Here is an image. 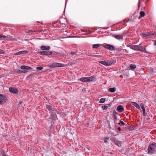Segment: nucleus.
Segmentation results:
<instances>
[{"label":"nucleus","mask_w":156,"mask_h":156,"mask_svg":"<svg viewBox=\"0 0 156 156\" xmlns=\"http://www.w3.org/2000/svg\"><path fill=\"white\" fill-rule=\"evenodd\" d=\"M127 47L130 48L132 49L134 51H139L144 53L149 54L150 53L147 51L146 48L143 46H140L137 45L128 44L127 45Z\"/></svg>","instance_id":"obj_1"},{"label":"nucleus","mask_w":156,"mask_h":156,"mask_svg":"<svg viewBox=\"0 0 156 156\" xmlns=\"http://www.w3.org/2000/svg\"><path fill=\"white\" fill-rule=\"evenodd\" d=\"M156 147V143L153 142L150 144L148 148L147 153L149 154H152L155 153V149Z\"/></svg>","instance_id":"obj_2"},{"label":"nucleus","mask_w":156,"mask_h":156,"mask_svg":"<svg viewBox=\"0 0 156 156\" xmlns=\"http://www.w3.org/2000/svg\"><path fill=\"white\" fill-rule=\"evenodd\" d=\"M65 66L64 64L59 63L58 62H52L50 65H49L50 68L63 67Z\"/></svg>","instance_id":"obj_3"},{"label":"nucleus","mask_w":156,"mask_h":156,"mask_svg":"<svg viewBox=\"0 0 156 156\" xmlns=\"http://www.w3.org/2000/svg\"><path fill=\"white\" fill-rule=\"evenodd\" d=\"M20 69H25V70H21V73H26L28 72V70H31L32 69V68L30 66L25 65H22L20 67Z\"/></svg>","instance_id":"obj_4"},{"label":"nucleus","mask_w":156,"mask_h":156,"mask_svg":"<svg viewBox=\"0 0 156 156\" xmlns=\"http://www.w3.org/2000/svg\"><path fill=\"white\" fill-rule=\"evenodd\" d=\"M103 47L104 48L111 51L115 50V47L112 44H106V45H103Z\"/></svg>","instance_id":"obj_5"},{"label":"nucleus","mask_w":156,"mask_h":156,"mask_svg":"<svg viewBox=\"0 0 156 156\" xmlns=\"http://www.w3.org/2000/svg\"><path fill=\"white\" fill-rule=\"evenodd\" d=\"M37 53L40 55H44L48 56L50 55L51 52L50 51H38L37 52Z\"/></svg>","instance_id":"obj_6"},{"label":"nucleus","mask_w":156,"mask_h":156,"mask_svg":"<svg viewBox=\"0 0 156 156\" xmlns=\"http://www.w3.org/2000/svg\"><path fill=\"white\" fill-rule=\"evenodd\" d=\"M7 101L6 96L2 94H0V104L2 105L6 102Z\"/></svg>","instance_id":"obj_7"},{"label":"nucleus","mask_w":156,"mask_h":156,"mask_svg":"<svg viewBox=\"0 0 156 156\" xmlns=\"http://www.w3.org/2000/svg\"><path fill=\"white\" fill-rule=\"evenodd\" d=\"M154 34H155V33H150L148 32H143L141 34L144 36H148L149 37L153 39L155 37L154 36Z\"/></svg>","instance_id":"obj_8"},{"label":"nucleus","mask_w":156,"mask_h":156,"mask_svg":"<svg viewBox=\"0 0 156 156\" xmlns=\"http://www.w3.org/2000/svg\"><path fill=\"white\" fill-rule=\"evenodd\" d=\"M9 91L10 93L14 94H17L18 93V89L15 87H9Z\"/></svg>","instance_id":"obj_9"},{"label":"nucleus","mask_w":156,"mask_h":156,"mask_svg":"<svg viewBox=\"0 0 156 156\" xmlns=\"http://www.w3.org/2000/svg\"><path fill=\"white\" fill-rule=\"evenodd\" d=\"M111 35H112V36L117 39L120 40H123V37L122 35H121L120 34H110Z\"/></svg>","instance_id":"obj_10"},{"label":"nucleus","mask_w":156,"mask_h":156,"mask_svg":"<svg viewBox=\"0 0 156 156\" xmlns=\"http://www.w3.org/2000/svg\"><path fill=\"white\" fill-rule=\"evenodd\" d=\"M122 73V74L123 75L125 78H128L129 77V73L127 70H122L120 72V73Z\"/></svg>","instance_id":"obj_11"},{"label":"nucleus","mask_w":156,"mask_h":156,"mask_svg":"<svg viewBox=\"0 0 156 156\" xmlns=\"http://www.w3.org/2000/svg\"><path fill=\"white\" fill-rule=\"evenodd\" d=\"M108 66H110L112 65H114L116 63V61L115 58H112L111 60L107 61Z\"/></svg>","instance_id":"obj_12"},{"label":"nucleus","mask_w":156,"mask_h":156,"mask_svg":"<svg viewBox=\"0 0 156 156\" xmlns=\"http://www.w3.org/2000/svg\"><path fill=\"white\" fill-rule=\"evenodd\" d=\"M40 48L41 49L42 51H48L50 48V47L49 46L42 45L40 46Z\"/></svg>","instance_id":"obj_13"},{"label":"nucleus","mask_w":156,"mask_h":156,"mask_svg":"<svg viewBox=\"0 0 156 156\" xmlns=\"http://www.w3.org/2000/svg\"><path fill=\"white\" fill-rule=\"evenodd\" d=\"M29 52V51L27 50L20 51L16 53L15 55H20L25 54L28 53Z\"/></svg>","instance_id":"obj_14"},{"label":"nucleus","mask_w":156,"mask_h":156,"mask_svg":"<svg viewBox=\"0 0 156 156\" xmlns=\"http://www.w3.org/2000/svg\"><path fill=\"white\" fill-rule=\"evenodd\" d=\"M140 106L142 108L144 116H146L147 115V113L146 112L144 104L143 103H141L140 105Z\"/></svg>","instance_id":"obj_15"},{"label":"nucleus","mask_w":156,"mask_h":156,"mask_svg":"<svg viewBox=\"0 0 156 156\" xmlns=\"http://www.w3.org/2000/svg\"><path fill=\"white\" fill-rule=\"evenodd\" d=\"M115 138V137H114V138L112 139L114 143L118 147H121V142L119 141L118 140H116Z\"/></svg>","instance_id":"obj_16"},{"label":"nucleus","mask_w":156,"mask_h":156,"mask_svg":"<svg viewBox=\"0 0 156 156\" xmlns=\"http://www.w3.org/2000/svg\"><path fill=\"white\" fill-rule=\"evenodd\" d=\"M124 110L123 107L121 105H119L117 108V110L119 112H122Z\"/></svg>","instance_id":"obj_17"},{"label":"nucleus","mask_w":156,"mask_h":156,"mask_svg":"<svg viewBox=\"0 0 156 156\" xmlns=\"http://www.w3.org/2000/svg\"><path fill=\"white\" fill-rule=\"evenodd\" d=\"M89 82H94L96 80L95 76L94 75L88 77Z\"/></svg>","instance_id":"obj_18"},{"label":"nucleus","mask_w":156,"mask_h":156,"mask_svg":"<svg viewBox=\"0 0 156 156\" xmlns=\"http://www.w3.org/2000/svg\"><path fill=\"white\" fill-rule=\"evenodd\" d=\"M57 112V114L59 115L60 116L62 117H65L66 115V114L63 112L56 111Z\"/></svg>","instance_id":"obj_19"},{"label":"nucleus","mask_w":156,"mask_h":156,"mask_svg":"<svg viewBox=\"0 0 156 156\" xmlns=\"http://www.w3.org/2000/svg\"><path fill=\"white\" fill-rule=\"evenodd\" d=\"M79 80L83 82H89L88 77H82L79 79Z\"/></svg>","instance_id":"obj_20"},{"label":"nucleus","mask_w":156,"mask_h":156,"mask_svg":"<svg viewBox=\"0 0 156 156\" xmlns=\"http://www.w3.org/2000/svg\"><path fill=\"white\" fill-rule=\"evenodd\" d=\"M50 52L51 53L50 55H52L54 56H59L60 55V53L55 51H50Z\"/></svg>","instance_id":"obj_21"},{"label":"nucleus","mask_w":156,"mask_h":156,"mask_svg":"<svg viewBox=\"0 0 156 156\" xmlns=\"http://www.w3.org/2000/svg\"><path fill=\"white\" fill-rule=\"evenodd\" d=\"M45 107L48 111L50 112L54 111V109L51 106L48 105H46Z\"/></svg>","instance_id":"obj_22"},{"label":"nucleus","mask_w":156,"mask_h":156,"mask_svg":"<svg viewBox=\"0 0 156 156\" xmlns=\"http://www.w3.org/2000/svg\"><path fill=\"white\" fill-rule=\"evenodd\" d=\"M131 104L135 106L137 108L139 109L140 108V105L136 102H131Z\"/></svg>","instance_id":"obj_23"},{"label":"nucleus","mask_w":156,"mask_h":156,"mask_svg":"<svg viewBox=\"0 0 156 156\" xmlns=\"http://www.w3.org/2000/svg\"><path fill=\"white\" fill-rule=\"evenodd\" d=\"M136 67L135 65L131 64L130 65L129 68V69L133 70L135 69Z\"/></svg>","instance_id":"obj_24"},{"label":"nucleus","mask_w":156,"mask_h":156,"mask_svg":"<svg viewBox=\"0 0 156 156\" xmlns=\"http://www.w3.org/2000/svg\"><path fill=\"white\" fill-rule=\"evenodd\" d=\"M113 117L114 119V120L117 122V116L118 115V113L115 111H113Z\"/></svg>","instance_id":"obj_25"},{"label":"nucleus","mask_w":156,"mask_h":156,"mask_svg":"<svg viewBox=\"0 0 156 156\" xmlns=\"http://www.w3.org/2000/svg\"><path fill=\"white\" fill-rule=\"evenodd\" d=\"M98 62H99V63L102 64L105 66H108L107 61H100Z\"/></svg>","instance_id":"obj_26"},{"label":"nucleus","mask_w":156,"mask_h":156,"mask_svg":"<svg viewBox=\"0 0 156 156\" xmlns=\"http://www.w3.org/2000/svg\"><path fill=\"white\" fill-rule=\"evenodd\" d=\"M116 90V89L115 87H113L109 88L108 91L109 92L114 93L115 91Z\"/></svg>","instance_id":"obj_27"},{"label":"nucleus","mask_w":156,"mask_h":156,"mask_svg":"<svg viewBox=\"0 0 156 156\" xmlns=\"http://www.w3.org/2000/svg\"><path fill=\"white\" fill-rule=\"evenodd\" d=\"M100 45H102V44H92V46L93 48H97L100 46Z\"/></svg>","instance_id":"obj_28"},{"label":"nucleus","mask_w":156,"mask_h":156,"mask_svg":"<svg viewBox=\"0 0 156 156\" xmlns=\"http://www.w3.org/2000/svg\"><path fill=\"white\" fill-rule=\"evenodd\" d=\"M21 73V70H20L15 69L14 70V74L15 75H17Z\"/></svg>","instance_id":"obj_29"},{"label":"nucleus","mask_w":156,"mask_h":156,"mask_svg":"<svg viewBox=\"0 0 156 156\" xmlns=\"http://www.w3.org/2000/svg\"><path fill=\"white\" fill-rule=\"evenodd\" d=\"M104 142L102 141L103 142H104L105 143H107L109 141V137H105L103 139Z\"/></svg>","instance_id":"obj_30"},{"label":"nucleus","mask_w":156,"mask_h":156,"mask_svg":"<svg viewBox=\"0 0 156 156\" xmlns=\"http://www.w3.org/2000/svg\"><path fill=\"white\" fill-rule=\"evenodd\" d=\"M92 123L90 121H87L86 122V126L87 127H88L89 126H91Z\"/></svg>","instance_id":"obj_31"},{"label":"nucleus","mask_w":156,"mask_h":156,"mask_svg":"<svg viewBox=\"0 0 156 156\" xmlns=\"http://www.w3.org/2000/svg\"><path fill=\"white\" fill-rule=\"evenodd\" d=\"M106 100H105V98H101L99 100V103H104L105 102Z\"/></svg>","instance_id":"obj_32"},{"label":"nucleus","mask_w":156,"mask_h":156,"mask_svg":"<svg viewBox=\"0 0 156 156\" xmlns=\"http://www.w3.org/2000/svg\"><path fill=\"white\" fill-rule=\"evenodd\" d=\"M118 124L119 125H120L121 126H122V125H125V123H124V122L121 121V120H120L119 121V122L118 123Z\"/></svg>","instance_id":"obj_33"},{"label":"nucleus","mask_w":156,"mask_h":156,"mask_svg":"<svg viewBox=\"0 0 156 156\" xmlns=\"http://www.w3.org/2000/svg\"><path fill=\"white\" fill-rule=\"evenodd\" d=\"M0 152L1 153V154L3 156H6V155L5 152V151H4V150L2 149H1L0 151Z\"/></svg>","instance_id":"obj_34"},{"label":"nucleus","mask_w":156,"mask_h":156,"mask_svg":"<svg viewBox=\"0 0 156 156\" xmlns=\"http://www.w3.org/2000/svg\"><path fill=\"white\" fill-rule=\"evenodd\" d=\"M122 50V47L120 46L118 48H115V50L118 51L119 52L120 51Z\"/></svg>","instance_id":"obj_35"},{"label":"nucleus","mask_w":156,"mask_h":156,"mask_svg":"<svg viewBox=\"0 0 156 156\" xmlns=\"http://www.w3.org/2000/svg\"><path fill=\"white\" fill-rule=\"evenodd\" d=\"M108 108V106L106 105H104L101 106V108L103 110H105L107 109Z\"/></svg>","instance_id":"obj_36"},{"label":"nucleus","mask_w":156,"mask_h":156,"mask_svg":"<svg viewBox=\"0 0 156 156\" xmlns=\"http://www.w3.org/2000/svg\"><path fill=\"white\" fill-rule=\"evenodd\" d=\"M43 67L41 66L37 67H36V69L38 71H41L43 69Z\"/></svg>","instance_id":"obj_37"},{"label":"nucleus","mask_w":156,"mask_h":156,"mask_svg":"<svg viewBox=\"0 0 156 156\" xmlns=\"http://www.w3.org/2000/svg\"><path fill=\"white\" fill-rule=\"evenodd\" d=\"M140 15L142 17L144 16L145 14V12L143 11H140Z\"/></svg>","instance_id":"obj_38"},{"label":"nucleus","mask_w":156,"mask_h":156,"mask_svg":"<svg viewBox=\"0 0 156 156\" xmlns=\"http://www.w3.org/2000/svg\"><path fill=\"white\" fill-rule=\"evenodd\" d=\"M7 37H8L6 36L2 35H0V38H1V39H2V38H6Z\"/></svg>","instance_id":"obj_39"},{"label":"nucleus","mask_w":156,"mask_h":156,"mask_svg":"<svg viewBox=\"0 0 156 156\" xmlns=\"http://www.w3.org/2000/svg\"><path fill=\"white\" fill-rule=\"evenodd\" d=\"M154 69L152 68H150L149 69V72L150 73H152L153 72Z\"/></svg>","instance_id":"obj_40"},{"label":"nucleus","mask_w":156,"mask_h":156,"mask_svg":"<svg viewBox=\"0 0 156 156\" xmlns=\"http://www.w3.org/2000/svg\"><path fill=\"white\" fill-rule=\"evenodd\" d=\"M76 54H77V52H75V51L72 52V51L70 52V54L72 55H75Z\"/></svg>","instance_id":"obj_41"},{"label":"nucleus","mask_w":156,"mask_h":156,"mask_svg":"<svg viewBox=\"0 0 156 156\" xmlns=\"http://www.w3.org/2000/svg\"><path fill=\"white\" fill-rule=\"evenodd\" d=\"M129 129L130 130H132L134 129V127L133 126H131L129 127Z\"/></svg>","instance_id":"obj_42"},{"label":"nucleus","mask_w":156,"mask_h":156,"mask_svg":"<svg viewBox=\"0 0 156 156\" xmlns=\"http://www.w3.org/2000/svg\"><path fill=\"white\" fill-rule=\"evenodd\" d=\"M5 53V52L3 50L0 49V54H4Z\"/></svg>","instance_id":"obj_43"},{"label":"nucleus","mask_w":156,"mask_h":156,"mask_svg":"<svg viewBox=\"0 0 156 156\" xmlns=\"http://www.w3.org/2000/svg\"><path fill=\"white\" fill-rule=\"evenodd\" d=\"M112 102H110V103H109V104H107V105H108V106L109 107H111V106L112 105Z\"/></svg>","instance_id":"obj_44"},{"label":"nucleus","mask_w":156,"mask_h":156,"mask_svg":"<svg viewBox=\"0 0 156 156\" xmlns=\"http://www.w3.org/2000/svg\"><path fill=\"white\" fill-rule=\"evenodd\" d=\"M93 56L94 57H99L101 56L100 55H94Z\"/></svg>","instance_id":"obj_45"},{"label":"nucleus","mask_w":156,"mask_h":156,"mask_svg":"<svg viewBox=\"0 0 156 156\" xmlns=\"http://www.w3.org/2000/svg\"><path fill=\"white\" fill-rule=\"evenodd\" d=\"M87 55L88 56H91V57H93V56L94 55H91V54H88Z\"/></svg>","instance_id":"obj_46"},{"label":"nucleus","mask_w":156,"mask_h":156,"mask_svg":"<svg viewBox=\"0 0 156 156\" xmlns=\"http://www.w3.org/2000/svg\"><path fill=\"white\" fill-rule=\"evenodd\" d=\"M117 129L119 131H120L121 130V127H118L117 128Z\"/></svg>","instance_id":"obj_47"},{"label":"nucleus","mask_w":156,"mask_h":156,"mask_svg":"<svg viewBox=\"0 0 156 156\" xmlns=\"http://www.w3.org/2000/svg\"><path fill=\"white\" fill-rule=\"evenodd\" d=\"M44 98H45L44 99V100L48 101V99L47 97H44Z\"/></svg>","instance_id":"obj_48"},{"label":"nucleus","mask_w":156,"mask_h":156,"mask_svg":"<svg viewBox=\"0 0 156 156\" xmlns=\"http://www.w3.org/2000/svg\"><path fill=\"white\" fill-rule=\"evenodd\" d=\"M67 37L70 38V37H75V36H67Z\"/></svg>","instance_id":"obj_49"},{"label":"nucleus","mask_w":156,"mask_h":156,"mask_svg":"<svg viewBox=\"0 0 156 156\" xmlns=\"http://www.w3.org/2000/svg\"><path fill=\"white\" fill-rule=\"evenodd\" d=\"M66 6V5H65V7ZM65 8H66V7H65V10L63 13V14H62V15H64V16L65 17Z\"/></svg>","instance_id":"obj_50"},{"label":"nucleus","mask_w":156,"mask_h":156,"mask_svg":"<svg viewBox=\"0 0 156 156\" xmlns=\"http://www.w3.org/2000/svg\"><path fill=\"white\" fill-rule=\"evenodd\" d=\"M23 103V102L21 101H20L19 102V105H21V104H22Z\"/></svg>","instance_id":"obj_51"},{"label":"nucleus","mask_w":156,"mask_h":156,"mask_svg":"<svg viewBox=\"0 0 156 156\" xmlns=\"http://www.w3.org/2000/svg\"><path fill=\"white\" fill-rule=\"evenodd\" d=\"M154 45L156 46V40L154 41Z\"/></svg>","instance_id":"obj_52"},{"label":"nucleus","mask_w":156,"mask_h":156,"mask_svg":"<svg viewBox=\"0 0 156 156\" xmlns=\"http://www.w3.org/2000/svg\"><path fill=\"white\" fill-rule=\"evenodd\" d=\"M33 75V74H30L29 75L27 76V77H30V76H32Z\"/></svg>","instance_id":"obj_53"},{"label":"nucleus","mask_w":156,"mask_h":156,"mask_svg":"<svg viewBox=\"0 0 156 156\" xmlns=\"http://www.w3.org/2000/svg\"><path fill=\"white\" fill-rule=\"evenodd\" d=\"M108 29V28L103 27L102 30H106Z\"/></svg>","instance_id":"obj_54"},{"label":"nucleus","mask_w":156,"mask_h":156,"mask_svg":"<svg viewBox=\"0 0 156 156\" xmlns=\"http://www.w3.org/2000/svg\"><path fill=\"white\" fill-rule=\"evenodd\" d=\"M93 33V32L91 31H89V34H91Z\"/></svg>","instance_id":"obj_55"},{"label":"nucleus","mask_w":156,"mask_h":156,"mask_svg":"<svg viewBox=\"0 0 156 156\" xmlns=\"http://www.w3.org/2000/svg\"><path fill=\"white\" fill-rule=\"evenodd\" d=\"M119 77L121 78H123V77L122 75H121Z\"/></svg>","instance_id":"obj_56"},{"label":"nucleus","mask_w":156,"mask_h":156,"mask_svg":"<svg viewBox=\"0 0 156 156\" xmlns=\"http://www.w3.org/2000/svg\"><path fill=\"white\" fill-rule=\"evenodd\" d=\"M142 17L140 15L138 17V19H140Z\"/></svg>","instance_id":"obj_57"},{"label":"nucleus","mask_w":156,"mask_h":156,"mask_svg":"<svg viewBox=\"0 0 156 156\" xmlns=\"http://www.w3.org/2000/svg\"><path fill=\"white\" fill-rule=\"evenodd\" d=\"M125 35V34L123 33L121 35H122L123 37V36H124Z\"/></svg>","instance_id":"obj_58"},{"label":"nucleus","mask_w":156,"mask_h":156,"mask_svg":"<svg viewBox=\"0 0 156 156\" xmlns=\"http://www.w3.org/2000/svg\"><path fill=\"white\" fill-rule=\"evenodd\" d=\"M46 29H44V30H42L43 32H45L46 31Z\"/></svg>","instance_id":"obj_59"},{"label":"nucleus","mask_w":156,"mask_h":156,"mask_svg":"<svg viewBox=\"0 0 156 156\" xmlns=\"http://www.w3.org/2000/svg\"><path fill=\"white\" fill-rule=\"evenodd\" d=\"M129 21H131V20H129L128 21H127L126 22V23H128V22H129Z\"/></svg>","instance_id":"obj_60"},{"label":"nucleus","mask_w":156,"mask_h":156,"mask_svg":"<svg viewBox=\"0 0 156 156\" xmlns=\"http://www.w3.org/2000/svg\"><path fill=\"white\" fill-rule=\"evenodd\" d=\"M102 28H103V27H98V29H102Z\"/></svg>","instance_id":"obj_61"},{"label":"nucleus","mask_w":156,"mask_h":156,"mask_svg":"<svg viewBox=\"0 0 156 156\" xmlns=\"http://www.w3.org/2000/svg\"><path fill=\"white\" fill-rule=\"evenodd\" d=\"M132 16H131L130 17H129V20H131V21H132V19H131V18L132 17Z\"/></svg>","instance_id":"obj_62"},{"label":"nucleus","mask_w":156,"mask_h":156,"mask_svg":"<svg viewBox=\"0 0 156 156\" xmlns=\"http://www.w3.org/2000/svg\"><path fill=\"white\" fill-rule=\"evenodd\" d=\"M67 0H66V3H65L66 5L67 4Z\"/></svg>","instance_id":"obj_63"},{"label":"nucleus","mask_w":156,"mask_h":156,"mask_svg":"<svg viewBox=\"0 0 156 156\" xmlns=\"http://www.w3.org/2000/svg\"><path fill=\"white\" fill-rule=\"evenodd\" d=\"M153 33H155V34H154V35H155L156 36V32H154Z\"/></svg>","instance_id":"obj_64"}]
</instances>
